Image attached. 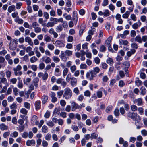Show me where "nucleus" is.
Returning <instances> with one entry per match:
<instances>
[{
  "label": "nucleus",
  "mask_w": 147,
  "mask_h": 147,
  "mask_svg": "<svg viewBox=\"0 0 147 147\" xmlns=\"http://www.w3.org/2000/svg\"><path fill=\"white\" fill-rule=\"evenodd\" d=\"M72 51L69 50H66L64 52L63 51H61V53L60 56L61 59L64 62H66L69 58V56L72 55Z\"/></svg>",
  "instance_id": "1"
},
{
  "label": "nucleus",
  "mask_w": 147,
  "mask_h": 147,
  "mask_svg": "<svg viewBox=\"0 0 147 147\" xmlns=\"http://www.w3.org/2000/svg\"><path fill=\"white\" fill-rule=\"evenodd\" d=\"M72 96V91L69 88H66L64 89V92L63 94V97L66 100L70 99Z\"/></svg>",
  "instance_id": "2"
},
{
  "label": "nucleus",
  "mask_w": 147,
  "mask_h": 147,
  "mask_svg": "<svg viewBox=\"0 0 147 147\" xmlns=\"http://www.w3.org/2000/svg\"><path fill=\"white\" fill-rule=\"evenodd\" d=\"M73 18L72 20L74 21V22L71 21L69 22V26L70 27H72L74 26V23L75 24H76L78 20L77 13L76 11H74L73 13Z\"/></svg>",
  "instance_id": "3"
},
{
  "label": "nucleus",
  "mask_w": 147,
  "mask_h": 147,
  "mask_svg": "<svg viewBox=\"0 0 147 147\" xmlns=\"http://www.w3.org/2000/svg\"><path fill=\"white\" fill-rule=\"evenodd\" d=\"M22 66L21 65H18L16 67L13 68V70L14 71V74L15 76H21L22 73V71H20L22 69Z\"/></svg>",
  "instance_id": "4"
},
{
  "label": "nucleus",
  "mask_w": 147,
  "mask_h": 147,
  "mask_svg": "<svg viewBox=\"0 0 147 147\" xmlns=\"http://www.w3.org/2000/svg\"><path fill=\"white\" fill-rule=\"evenodd\" d=\"M17 41L15 39L12 40H11L9 44V49L12 50H14L17 46Z\"/></svg>",
  "instance_id": "5"
},
{
  "label": "nucleus",
  "mask_w": 147,
  "mask_h": 147,
  "mask_svg": "<svg viewBox=\"0 0 147 147\" xmlns=\"http://www.w3.org/2000/svg\"><path fill=\"white\" fill-rule=\"evenodd\" d=\"M96 76V74H95L90 71L89 72H87L86 75V78L90 81L94 80V78Z\"/></svg>",
  "instance_id": "6"
},
{
  "label": "nucleus",
  "mask_w": 147,
  "mask_h": 147,
  "mask_svg": "<svg viewBox=\"0 0 147 147\" xmlns=\"http://www.w3.org/2000/svg\"><path fill=\"white\" fill-rule=\"evenodd\" d=\"M56 83L57 84H61V85L63 87H65L67 84V83L64 79L62 78H60L57 79Z\"/></svg>",
  "instance_id": "7"
},
{
  "label": "nucleus",
  "mask_w": 147,
  "mask_h": 147,
  "mask_svg": "<svg viewBox=\"0 0 147 147\" xmlns=\"http://www.w3.org/2000/svg\"><path fill=\"white\" fill-rule=\"evenodd\" d=\"M38 119L37 117L35 115H34L31 119V124L34 125V124L37 125L39 124V122L37 120Z\"/></svg>",
  "instance_id": "8"
},
{
  "label": "nucleus",
  "mask_w": 147,
  "mask_h": 147,
  "mask_svg": "<svg viewBox=\"0 0 147 147\" xmlns=\"http://www.w3.org/2000/svg\"><path fill=\"white\" fill-rule=\"evenodd\" d=\"M71 106V110L73 111H75L77 109H80L81 108L78 104L75 102H73L72 103Z\"/></svg>",
  "instance_id": "9"
},
{
  "label": "nucleus",
  "mask_w": 147,
  "mask_h": 147,
  "mask_svg": "<svg viewBox=\"0 0 147 147\" xmlns=\"http://www.w3.org/2000/svg\"><path fill=\"white\" fill-rule=\"evenodd\" d=\"M127 116L131 118L132 119L135 121H136L137 116L136 114L134 113H131V112H129L127 114Z\"/></svg>",
  "instance_id": "10"
},
{
  "label": "nucleus",
  "mask_w": 147,
  "mask_h": 147,
  "mask_svg": "<svg viewBox=\"0 0 147 147\" xmlns=\"http://www.w3.org/2000/svg\"><path fill=\"white\" fill-rule=\"evenodd\" d=\"M42 61L44 62L46 64H48L51 63V59L50 57H44L41 59Z\"/></svg>",
  "instance_id": "11"
},
{
  "label": "nucleus",
  "mask_w": 147,
  "mask_h": 147,
  "mask_svg": "<svg viewBox=\"0 0 147 147\" xmlns=\"http://www.w3.org/2000/svg\"><path fill=\"white\" fill-rule=\"evenodd\" d=\"M55 44L56 46L59 47H64L65 46V44L60 40L56 41Z\"/></svg>",
  "instance_id": "12"
},
{
  "label": "nucleus",
  "mask_w": 147,
  "mask_h": 147,
  "mask_svg": "<svg viewBox=\"0 0 147 147\" xmlns=\"http://www.w3.org/2000/svg\"><path fill=\"white\" fill-rule=\"evenodd\" d=\"M141 24L142 23L140 20H138L137 23H135L132 25V27L134 29H136L140 26Z\"/></svg>",
  "instance_id": "13"
},
{
  "label": "nucleus",
  "mask_w": 147,
  "mask_h": 147,
  "mask_svg": "<svg viewBox=\"0 0 147 147\" xmlns=\"http://www.w3.org/2000/svg\"><path fill=\"white\" fill-rule=\"evenodd\" d=\"M123 67L125 68V69H125V71L126 72V74L128 73L127 71V68H129L130 66L129 63L127 61L123 63Z\"/></svg>",
  "instance_id": "14"
},
{
  "label": "nucleus",
  "mask_w": 147,
  "mask_h": 147,
  "mask_svg": "<svg viewBox=\"0 0 147 147\" xmlns=\"http://www.w3.org/2000/svg\"><path fill=\"white\" fill-rule=\"evenodd\" d=\"M77 80L76 78L75 77L71 78V84L72 87L75 86L77 84Z\"/></svg>",
  "instance_id": "15"
},
{
  "label": "nucleus",
  "mask_w": 147,
  "mask_h": 147,
  "mask_svg": "<svg viewBox=\"0 0 147 147\" xmlns=\"http://www.w3.org/2000/svg\"><path fill=\"white\" fill-rule=\"evenodd\" d=\"M134 104L137 103V105L139 106L141 105L142 104V99L141 98L135 99L134 101Z\"/></svg>",
  "instance_id": "16"
},
{
  "label": "nucleus",
  "mask_w": 147,
  "mask_h": 147,
  "mask_svg": "<svg viewBox=\"0 0 147 147\" xmlns=\"http://www.w3.org/2000/svg\"><path fill=\"white\" fill-rule=\"evenodd\" d=\"M26 145L28 146L32 145H34L35 144V141L34 140H28L26 142Z\"/></svg>",
  "instance_id": "17"
},
{
  "label": "nucleus",
  "mask_w": 147,
  "mask_h": 147,
  "mask_svg": "<svg viewBox=\"0 0 147 147\" xmlns=\"http://www.w3.org/2000/svg\"><path fill=\"white\" fill-rule=\"evenodd\" d=\"M39 81V79L37 77L34 78L33 81L32 82L34 84V86L36 87H37L38 86V83Z\"/></svg>",
  "instance_id": "18"
},
{
  "label": "nucleus",
  "mask_w": 147,
  "mask_h": 147,
  "mask_svg": "<svg viewBox=\"0 0 147 147\" xmlns=\"http://www.w3.org/2000/svg\"><path fill=\"white\" fill-rule=\"evenodd\" d=\"M14 21L20 24H22L24 22L23 20L22 19L20 18L18 16L16 18L14 19Z\"/></svg>",
  "instance_id": "19"
},
{
  "label": "nucleus",
  "mask_w": 147,
  "mask_h": 147,
  "mask_svg": "<svg viewBox=\"0 0 147 147\" xmlns=\"http://www.w3.org/2000/svg\"><path fill=\"white\" fill-rule=\"evenodd\" d=\"M119 42L120 45H127L129 44V42L127 40H123L122 39L119 40Z\"/></svg>",
  "instance_id": "20"
},
{
  "label": "nucleus",
  "mask_w": 147,
  "mask_h": 147,
  "mask_svg": "<svg viewBox=\"0 0 147 147\" xmlns=\"http://www.w3.org/2000/svg\"><path fill=\"white\" fill-rule=\"evenodd\" d=\"M136 50L134 49H130V51H128L127 53V55L128 57H130L131 55L134 54L136 52Z\"/></svg>",
  "instance_id": "21"
},
{
  "label": "nucleus",
  "mask_w": 147,
  "mask_h": 147,
  "mask_svg": "<svg viewBox=\"0 0 147 147\" xmlns=\"http://www.w3.org/2000/svg\"><path fill=\"white\" fill-rule=\"evenodd\" d=\"M25 40L26 42H27L31 46H32L33 45V42L30 38L29 37H26L25 38Z\"/></svg>",
  "instance_id": "22"
},
{
  "label": "nucleus",
  "mask_w": 147,
  "mask_h": 147,
  "mask_svg": "<svg viewBox=\"0 0 147 147\" xmlns=\"http://www.w3.org/2000/svg\"><path fill=\"white\" fill-rule=\"evenodd\" d=\"M112 37L111 36H110L108 37L107 39L105 41V45L107 46V45H110V44L112 40Z\"/></svg>",
  "instance_id": "23"
},
{
  "label": "nucleus",
  "mask_w": 147,
  "mask_h": 147,
  "mask_svg": "<svg viewBox=\"0 0 147 147\" xmlns=\"http://www.w3.org/2000/svg\"><path fill=\"white\" fill-rule=\"evenodd\" d=\"M48 97L47 96L44 95L42 97L41 100L42 104H45L48 100Z\"/></svg>",
  "instance_id": "24"
},
{
  "label": "nucleus",
  "mask_w": 147,
  "mask_h": 147,
  "mask_svg": "<svg viewBox=\"0 0 147 147\" xmlns=\"http://www.w3.org/2000/svg\"><path fill=\"white\" fill-rule=\"evenodd\" d=\"M140 94L142 95H145L146 93V90L144 86H142L140 89Z\"/></svg>",
  "instance_id": "25"
},
{
  "label": "nucleus",
  "mask_w": 147,
  "mask_h": 147,
  "mask_svg": "<svg viewBox=\"0 0 147 147\" xmlns=\"http://www.w3.org/2000/svg\"><path fill=\"white\" fill-rule=\"evenodd\" d=\"M46 22V21H45L43 20V19L42 18H39L38 20V23L40 24H41L44 27L46 26V23H45V22Z\"/></svg>",
  "instance_id": "26"
},
{
  "label": "nucleus",
  "mask_w": 147,
  "mask_h": 147,
  "mask_svg": "<svg viewBox=\"0 0 147 147\" xmlns=\"http://www.w3.org/2000/svg\"><path fill=\"white\" fill-rule=\"evenodd\" d=\"M15 7L14 5H12L11 6L8 7V11L9 13H10L12 11H14L15 10Z\"/></svg>",
  "instance_id": "27"
},
{
  "label": "nucleus",
  "mask_w": 147,
  "mask_h": 147,
  "mask_svg": "<svg viewBox=\"0 0 147 147\" xmlns=\"http://www.w3.org/2000/svg\"><path fill=\"white\" fill-rule=\"evenodd\" d=\"M85 28V25L84 24L82 25L80 28V30L79 31V34L80 35H81L82 34Z\"/></svg>",
  "instance_id": "28"
},
{
  "label": "nucleus",
  "mask_w": 147,
  "mask_h": 147,
  "mask_svg": "<svg viewBox=\"0 0 147 147\" xmlns=\"http://www.w3.org/2000/svg\"><path fill=\"white\" fill-rule=\"evenodd\" d=\"M41 102L40 101H37L35 103V105L36 109V110H38L40 109V107Z\"/></svg>",
  "instance_id": "29"
},
{
  "label": "nucleus",
  "mask_w": 147,
  "mask_h": 147,
  "mask_svg": "<svg viewBox=\"0 0 147 147\" xmlns=\"http://www.w3.org/2000/svg\"><path fill=\"white\" fill-rule=\"evenodd\" d=\"M0 128L1 130H7L8 129V127L6 126L5 124L2 123L0 125Z\"/></svg>",
  "instance_id": "30"
},
{
  "label": "nucleus",
  "mask_w": 147,
  "mask_h": 147,
  "mask_svg": "<svg viewBox=\"0 0 147 147\" xmlns=\"http://www.w3.org/2000/svg\"><path fill=\"white\" fill-rule=\"evenodd\" d=\"M7 79L4 77L2 78L1 79V82L4 84H5L6 86H9V84L7 82Z\"/></svg>",
  "instance_id": "31"
},
{
  "label": "nucleus",
  "mask_w": 147,
  "mask_h": 147,
  "mask_svg": "<svg viewBox=\"0 0 147 147\" xmlns=\"http://www.w3.org/2000/svg\"><path fill=\"white\" fill-rule=\"evenodd\" d=\"M100 70L99 68L97 67H96L93 69L91 70L90 71L91 72H93L96 75V74L98 73L100 71Z\"/></svg>",
  "instance_id": "32"
},
{
  "label": "nucleus",
  "mask_w": 147,
  "mask_h": 147,
  "mask_svg": "<svg viewBox=\"0 0 147 147\" xmlns=\"http://www.w3.org/2000/svg\"><path fill=\"white\" fill-rule=\"evenodd\" d=\"M135 40L140 43H142V39L141 37L139 35L137 36L135 38Z\"/></svg>",
  "instance_id": "33"
},
{
  "label": "nucleus",
  "mask_w": 147,
  "mask_h": 147,
  "mask_svg": "<svg viewBox=\"0 0 147 147\" xmlns=\"http://www.w3.org/2000/svg\"><path fill=\"white\" fill-rule=\"evenodd\" d=\"M60 69L59 68H56L55 70V75L57 76H59L61 74L59 72Z\"/></svg>",
  "instance_id": "34"
},
{
  "label": "nucleus",
  "mask_w": 147,
  "mask_h": 147,
  "mask_svg": "<svg viewBox=\"0 0 147 147\" xmlns=\"http://www.w3.org/2000/svg\"><path fill=\"white\" fill-rule=\"evenodd\" d=\"M64 91L63 90H60L57 92V94L58 98H60L63 94Z\"/></svg>",
  "instance_id": "35"
},
{
  "label": "nucleus",
  "mask_w": 147,
  "mask_h": 147,
  "mask_svg": "<svg viewBox=\"0 0 147 147\" xmlns=\"http://www.w3.org/2000/svg\"><path fill=\"white\" fill-rule=\"evenodd\" d=\"M130 14V12L129 11H127L125 13L122 15V17L124 18H127Z\"/></svg>",
  "instance_id": "36"
},
{
  "label": "nucleus",
  "mask_w": 147,
  "mask_h": 147,
  "mask_svg": "<svg viewBox=\"0 0 147 147\" xmlns=\"http://www.w3.org/2000/svg\"><path fill=\"white\" fill-rule=\"evenodd\" d=\"M38 60V59L35 56L32 57L30 59V62L32 63L36 62Z\"/></svg>",
  "instance_id": "37"
},
{
  "label": "nucleus",
  "mask_w": 147,
  "mask_h": 147,
  "mask_svg": "<svg viewBox=\"0 0 147 147\" xmlns=\"http://www.w3.org/2000/svg\"><path fill=\"white\" fill-rule=\"evenodd\" d=\"M13 92L14 95L16 96L18 95L19 92L18 90L16 87L13 88Z\"/></svg>",
  "instance_id": "38"
},
{
  "label": "nucleus",
  "mask_w": 147,
  "mask_h": 147,
  "mask_svg": "<svg viewBox=\"0 0 147 147\" xmlns=\"http://www.w3.org/2000/svg\"><path fill=\"white\" fill-rule=\"evenodd\" d=\"M13 85H11L10 87L8 88L6 92V94L9 95L11 94L12 91V88H13Z\"/></svg>",
  "instance_id": "39"
},
{
  "label": "nucleus",
  "mask_w": 147,
  "mask_h": 147,
  "mask_svg": "<svg viewBox=\"0 0 147 147\" xmlns=\"http://www.w3.org/2000/svg\"><path fill=\"white\" fill-rule=\"evenodd\" d=\"M53 61L56 63H58L60 61V59L56 56H54L53 57Z\"/></svg>",
  "instance_id": "40"
},
{
  "label": "nucleus",
  "mask_w": 147,
  "mask_h": 147,
  "mask_svg": "<svg viewBox=\"0 0 147 147\" xmlns=\"http://www.w3.org/2000/svg\"><path fill=\"white\" fill-rule=\"evenodd\" d=\"M106 47L104 45H102L100 47L99 51L101 52H104L106 51Z\"/></svg>",
  "instance_id": "41"
},
{
  "label": "nucleus",
  "mask_w": 147,
  "mask_h": 147,
  "mask_svg": "<svg viewBox=\"0 0 147 147\" xmlns=\"http://www.w3.org/2000/svg\"><path fill=\"white\" fill-rule=\"evenodd\" d=\"M56 31L57 32H60L63 30V27L60 24L56 28Z\"/></svg>",
  "instance_id": "42"
},
{
  "label": "nucleus",
  "mask_w": 147,
  "mask_h": 147,
  "mask_svg": "<svg viewBox=\"0 0 147 147\" xmlns=\"http://www.w3.org/2000/svg\"><path fill=\"white\" fill-rule=\"evenodd\" d=\"M20 111L21 113L25 115H26L28 112V111L24 108L21 109Z\"/></svg>",
  "instance_id": "43"
},
{
  "label": "nucleus",
  "mask_w": 147,
  "mask_h": 147,
  "mask_svg": "<svg viewBox=\"0 0 147 147\" xmlns=\"http://www.w3.org/2000/svg\"><path fill=\"white\" fill-rule=\"evenodd\" d=\"M91 135V138L92 139H96L97 138L98 136V134L95 133H92Z\"/></svg>",
  "instance_id": "44"
},
{
  "label": "nucleus",
  "mask_w": 147,
  "mask_h": 147,
  "mask_svg": "<svg viewBox=\"0 0 147 147\" xmlns=\"http://www.w3.org/2000/svg\"><path fill=\"white\" fill-rule=\"evenodd\" d=\"M106 62L108 64H109L110 65H112L113 63V59L110 58H109L107 59Z\"/></svg>",
  "instance_id": "45"
},
{
  "label": "nucleus",
  "mask_w": 147,
  "mask_h": 147,
  "mask_svg": "<svg viewBox=\"0 0 147 147\" xmlns=\"http://www.w3.org/2000/svg\"><path fill=\"white\" fill-rule=\"evenodd\" d=\"M42 132L44 133H47L48 131V127L47 126L44 125L42 128Z\"/></svg>",
  "instance_id": "46"
},
{
  "label": "nucleus",
  "mask_w": 147,
  "mask_h": 147,
  "mask_svg": "<svg viewBox=\"0 0 147 147\" xmlns=\"http://www.w3.org/2000/svg\"><path fill=\"white\" fill-rule=\"evenodd\" d=\"M47 47L50 50L52 51L54 50V46L52 44H48L47 45Z\"/></svg>",
  "instance_id": "47"
},
{
  "label": "nucleus",
  "mask_w": 147,
  "mask_h": 147,
  "mask_svg": "<svg viewBox=\"0 0 147 147\" xmlns=\"http://www.w3.org/2000/svg\"><path fill=\"white\" fill-rule=\"evenodd\" d=\"M54 25V23L53 22H48L46 24V26L47 27H52Z\"/></svg>",
  "instance_id": "48"
},
{
  "label": "nucleus",
  "mask_w": 147,
  "mask_h": 147,
  "mask_svg": "<svg viewBox=\"0 0 147 147\" xmlns=\"http://www.w3.org/2000/svg\"><path fill=\"white\" fill-rule=\"evenodd\" d=\"M22 5V3L21 2H19L17 3L16 4V9H20Z\"/></svg>",
  "instance_id": "49"
},
{
  "label": "nucleus",
  "mask_w": 147,
  "mask_h": 147,
  "mask_svg": "<svg viewBox=\"0 0 147 147\" xmlns=\"http://www.w3.org/2000/svg\"><path fill=\"white\" fill-rule=\"evenodd\" d=\"M84 94L85 96L90 97L91 95V93L89 90H87L84 92Z\"/></svg>",
  "instance_id": "50"
},
{
  "label": "nucleus",
  "mask_w": 147,
  "mask_h": 147,
  "mask_svg": "<svg viewBox=\"0 0 147 147\" xmlns=\"http://www.w3.org/2000/svg\"><path fill=\"white\" fill-rule=\"evenodd\" d=\"M5 73L6 77L7 78H10L11 74V72L9 70H7L6 71Z\"/></svg>",
  "instance_id": "51"
},
{
  "label": "nucleus",
  "mask_w": 147,
  "mask_h": 147,
  "mask_svg": "<svg viewBox=\"0 0 147 147\" xmlns=\"http://www.w3.org/2000/svg\"><path fill=\"white\" fill-rule=\"evenodd\" d=\"M68 71L69 70L68 68H66L64 69L63 71V76L64 77L67 75Z\"/></svg>",
  "instance_id": "52"
},
{
  "label": "nucleus",
  "mask_w": 147,
  "mask_h": 147,
  "mask_svg": "<svg viewBox=\"0 0 147 147\" xmlns=\"http://www.w3.org/2000/svg\"><path fill=\"white\" fill-rule=\"evenodd\" d=\"M51 138V135L49 133L47 134L45 136V139L48 141L50 140Z\"/></svg>",
  "instance_id": "53"
},
{
  "label": "nucleus",
  "mask_w": 147,
  "mask_h": 147,
  "mask_svg": "<svg viewBox=\"0 0 147 147\" xmlns=\"http://www.w3.org/2000/svg\"><path fill=\"white\" fill-rule=\"evenodd\" d=\"M70 69L71 72L72 73H73L76 71V67L75 65L72 66L70 67Z\"/></svg>",
  "instance_id": "54"
},
{
  "label": "nucleus",
  "mask_w": 147,
  "mask_h": 147,
  "mask_svg": "<svg viewBox=\"0 0 147 147\" xmlns=\"http://www.w3.org/2000/svg\"><path fill=\"white\" fill-rule=\"evenodd\" d=\"M44 40L46 41V42H49L51 40V37L45 35V37Z\"/></svg>",
  "instance_id": "55"
},
{
  "label": "nucleus",
  "mask_w": 147,
  "mask_h": 147,
  "mask_svg": "<svg viewBox=\"0 0 147 147\" xmlns=\"http://www.w3.org/2000/svg\"><path fill=\"white\" fill-rule=\"evenodd\" d=\"M110 12L108 9H106L105 10L104 12L103 13V15L105 17H107L110 15Z\"/></svg>",
  "instance_id": "56"
},
{
  "label": "nucleus",
  "mask_w": 147,
  "mask_h": 147,
  "mask_svg": "<svg viewBox=\"0 0 147 147\" xmlns=\"http://www.w3.org/2000/svg\"><path fill=\"white\" fill-rule=\"evenodd\" d=\"M114 114L116 116H118L119 115V111L118 108H116L114 111Z\"/></svg>",
  "instance_id": "57"
},
{
  "label": "nucleus",
  "mask_w": 147,
  "mask_h": 147,
  "mask_svg": "<svg viewBox=\"0 0 147 147\" xmlns=\"http://www.w3.org/2000/svg\"><path fill=\"white\" fill-rule=\"evenodd\" d=\"M98 120L99 117L98 116L94 117L92 119V121L94 123H97L98 122Z\"/></svg>",
  "instance_id": "58"
},
{
  "label": "nucleus",
  "mask_w": 147,
  "mask_h": 147,
  "mask_svg": "<svg viewBox=\"0 0 147 147\" xmlns=\"http://www.w3.org/2000/svg\"><path fill=\"white\" fill-rule=\"evenodd\" d=\"M84 98V96L82 94L80 95L77 98V100L79 101L82 102V101Z\"/></svg>",
  "instance_id": "59"
},
{
  "label": "nucleus",
  "mask_w": 147,
  "mask_h": 147,
  "mask_svg": "<svg viewBox=\"0 0 147 147\" xmlns=\"http://www.w3.org/2000/svg\"><path fill=\"white\" fill-rule=\"evenodd\" d=\"M34 31L36 33L40 32L41 31V28L38 26L34 29Z\"/></svg>",
  "instance_id": "60"
},
{
  "label": "nucleus",
  "mask_w": 147,
  "mask_h": 147,
  "mask_svg": "<svg viewBox=\"0 0 147 147\" xmlns=\"http://www.w3.org/2000/svg\"><path fill=\"white\" fill-rule=\"evenodd\" d=\"M101 65L102 67L104 69H106L108 67L107 65L105 63H101Z\"/></svg>",
  "instance_id": "61"
},
{
  "label": "nucleus",
  "mask_w": 147,
  "mask_h": 147,
  "mask_svg": "<svg viewBox=\"0 0 147 147\" xmlns=\"http://www.w3.org/2000/svg\"><path fill=\"white\" fill-rule=\"evenodd\" d=\"M24 107L28 109H30V104L28 102H25L24 104Z\"/></svg>",
  "instance_id": "62"
},
{
  "label": "nucleus",
  "mask_w": 147,
  "mask_h": 147,
  "mask_svg": "<svg viewBox=\"0 0 147 147\" xmlns=\"http://www.w3.org/2000/svg\"><path fill=\"white\" fill-rule=\"evenodd\" d=\"M45 67V64L44 63H40L39 65V68L40 69L42 70Z\"/></svg>",
  "instance_id": "63"
},
{
  "label": "nucleus",
  "mask_w": 147,
  "mask_h": 147,
  "mask_svg": "<svg viewBox=\"0 0 147 147\" xmlns=\"http://www.w3.org/2000/svg\"><path fill=\"white\" fill-rule=\"evenodd\" d=\"M39 26V25L38 23L36 22H33L32 24V26L34 28V29H35L38 26Z\"/></svg>",
  "instance_id": "64"
}]
</instances>
